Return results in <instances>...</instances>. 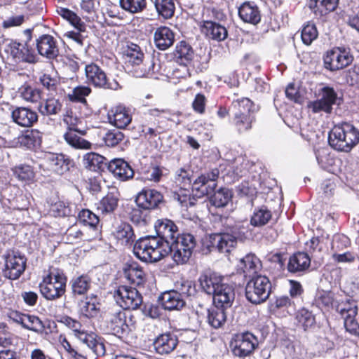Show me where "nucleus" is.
<instances>
[{
  "label": "nucleus",
  "mask_w": 359,
  "mask_h": 359,
  "mask_svg": "<svg viewBox=\"0 0 359 359\" xmlns=\"http://www.w3.org/2000/svg\"><path fill=\"white\" fill-rule=\"evenodd\" d=\"M168 243L161 238L148 236L140 238L134 245L135 255L140 260L154 263L170 254Z\"/></svg>",
  "instance_id": "1"
},
{
  "label": "nucleus",
  "mask_w": 359,
  "mask_h": 359,
  "mask_svg": "<svg viewBox=\"0 0 359 359\" xmlns=\"http://www.w3.org/2000/svg\"><path fill=\"white\" fill-rule=\"evenodd\" d=\"M328 142L334 149L348 152L359 142V131L351 123L335 126L329 133Z\"/></svg>",
  "instance_id": "2"
},
{
  "label": "nucleus",
  "mask_w": 359,
  "mask_h": 359,
  "mask_svg": "<svg viewBox=\"0 0 359 359\" xmlns=\"http://www.w3.org/2000/svg\"><path fill=\"white\" fill-rule=\"evenodd\" d=\"M67 278L62 271L53 268L39 284L41 295L47 300L60 298L66 291Z\"/></svg>",
  "instance_id": "3"
},
{
  "label": "nucleus",
  "mask_w": 359,
  "mask_h": 359,
  "mask_svg": "<svg viewBox=\"0 0 359 359\" xmlns=\"http://www.w3.org/2000/svg\"><path fill=\"white\" fill-rule=\"evenodd\" d=\"M271 292V283L264 275H256L250 278L245 285L246 299L254 304L266 302Z\"/></svg>",
  "instance_id": "4"
},
{
  "label": "nucleus",
  "mask_w": 359,
  "mask_h": 359,
  "mask_svg": "<svg viewBox=\"0 0 359 359\" xmlns=\"http://www.w3.org/2000/svg\"><path fill=\"white\" fill-rule=\"evenodd\" d=\"M196 239L192 234L182 233L175 241L168 243L172 260L178 265L188 262L196 247Z\"/></svg>",
  "instance_id": "5"
},
{
  "label": "nucleus",
  "mask_w": 359,
  "mask_h": 359,
  "mask_svg": "<svg viewBox=\"0 0 359 359\" xmlns=\"http://www.w3.org/2000/svg\"><path fill=\"white\" fill-rule=\"evenodd\" d=\"M136 320L130 311L118 309L110 313L109 327L114 335L123 337L135 329Z\"/></svg>",
  "instance_id": "6"
},
{
  "label": "nucleus",
  "mask_w": 359,
  "mask_h": 359,
  "mask_svg": "<svg viewBox=\"0 0 359 359\" xmlns=\"http://www.w3.org/2000/svg\"><path fill=\"white\" fill-rule=\"evenodd\" d=\"M230 346L234 356L243 359L254 352L258 346V339L250 332H243L235 335Z\"/></svg>",
  "instance_id": "7"
},
{
  "label": "nucleus",
  "mask_w": 359,
  "mask_h": 359,
  "mask_svg": "<svg viewBox=\"0 0 359 359\" xmlns=\"http://www.w3.org/2000/svg\"><path fill=\"white\" fill-rule=\"evenodd\" d=\"M114 297L116 303L124 311L135 310L142 303V297L139 291L127 285L118 286L114 292Z\"/></svg>",
  "instance_id": "8"
},
{
  "label": "nucleus",
  "mask_w": 359,
  "mask_h": 359,
  "mask_svg": "<svg viewBox=\"0 0 359 359\" xmlns=\"http://www.w3.org/2000/svg\"><path fill=\"white\" fill-rule=\"evenodd\" d=\"M87 82L96 88L116 90L121 88L118 81L110 80L106 73L96 64L90 63L85 67Z\"/></svg>",
  "instance_id": "9"
},
{
  "label": "nucleus",
  "mask_w": 359,
  "mask_h": 359,
  "mask_svg": "<svg viewBox=\"0 0 359 359\" xmlns=\"http://www.w3.org/2000/svg\"><path fill=\"white\" fill-rule=\"evenodd\" d=\"M5 269L4 271L5 277L11 280H17L24 273L27 258L18 250H8L4 255Z\"/></svg>",
  "instance_id": "10"
},
{
  "label": "nucleus",
  "mask_w": 359,
  "mask_h": 359,
  "mask_svg": "<svg viewBox=\"0 0 359 359\" xmlns=\"http://www.w3.org/2000/svg\"><path fill=\"white\" fill-rule=\"evenodd\" d=\"M4 51L16 63L36 62L34 51L29 48L27 43H20L16 41L8 40L5 43Z\"/></svg>",
  "instance_id": "11"
},
{
  "label": "nucleus",
  "mask_w": 359,
  "mask_h": 359,
  "mask_svg": "<svg viewBox=\"0 0 359 359\" xmlns=\"http://www.w3.org/2000/svg\"><path fill=\"white\" fill-rule=\"evenodd\" d=\"M320 99L308 103V108L314 114H330L332 106L337 103V94L333 88L324 86L319 90Z\"/></svg>",
  "instance_id": "12"
},
{
  "label": "nucleus",
  "mask_w": 359,
  "mask_h": 359,
  "mask_svg": "<svg viewBox=\"0 0 359 359\" xmlns=\"http://www.w3.org/2000/svg\"><path fill=\"white\" fill-rule=\"evenodd\" d=\"M353 55L344 48H334L324 57V67L332 72L342 69L351 64Z\"/></svg>",
  "instance_id": "13"
},
{
  "label": "nucleus",
  "mask_w": 359,
  "mask_h": 359,
  "mask_svg": "<svg viewBox=\"0 0 359 359\" xmlns=\"http://www.w3.org/2000/svg\"><path fill=\"white\" fill-rule=\"evenodd\" d=\"M195 57V52L189 43L186 41L178 42L173 51L174 60L179 65L183 66V74L178 75V70L175 72L177 77H186L189 76L187 67L191 64Z\"/></svg>",
  "instance_id": "14"
},
{
  "label": "nucleus",
  "mask_w": 359,
  "mask_h": 359,
  "mask_svg": "<svg viewBox=\"0 0 359 359\" xmlns=\"http://www.w3.org/2000/svg\"><path fill=\"white\" fill-rule=\"evenodd\" d=\"M219 170L215 168L210 172L198 176L192 184V190L198 197L211 194L217 186Z\"/></svg>",
  "instance_id": "15"
},
{
  "label": "nucleus",
  "mask_w": 359,
  "mask_h": 359,
  "mask_svg": "<svg viewBox=\"0 0 359 359\" xmlns=\"http://www.w3.org/2000/svg\"><path fill=\"white\" fill-rule=\"evenodd\" d=\"M44 163L53 172L63 175L74 166V161L62 154L50 153L45 156Z\"/></svg>",
  "instance_id": "16"
},
{
  "label": "nucleus",
  "mask_w": 359,
  "mask_h": 359,
  "mask_svg": "<svg viewBox=\"0 0 359 359\" xmlns=\"http://www.w3.org/2000/svg\"><path fill=\"white\" fill-rule=\"evenodd\" d=\"M154 228L157 236L163 241H167L169 244L175 241L177 236H180L178 227L171 219L163 218L158 219L154 224Z\"/></svg>",
  "instance_id": "17"
},
{
  "label": "nucleus",
  "mask_w": 359,
  "mask_h": 359,
  "mask_svg": "<svg viewBox=\"0 0 359 359\" xmlns=\"http://www.w3.org/2000/svg\"><path fill=\"white\" fill-rule=\"evenodd\" d=\"M163 196L161 192L151 189H143L136 196L137 205L142 209L152 210L156 208L163 202Z\"/></svg>",
  "instance_id": "18"
},
{
  "label": "nucleus",
  "mask_w": 359,
  "mask_h": 359,
  "mask_svg": "<svg viewBox=\"0 0 359 359\" xmlns=\"http://www.w3.org/2000/svg\"><path fill=\"white\" fill-rule=\"evenodd\" d=\"M310 266V256L306 252H297L290 257L287 269L290 273L301 276L309 271Z\"/></svg>",
  "instance_id": "19"
},
{
  "label": "nucleus",
  "mask_w": 359,
  "mask_h": 359,
  "mask_svg": "<svg viewBox=\"0 0 359 359\" xmlns=\"http://www.w3.org/2000/svg\"><path fill=\"white\" fill-rule=\"evenodd\" d=\"M212 247L217 248L219 252L229 253L237 244L236 236L229 233H217L210 236Z\"/></svg>",
  "instance_id": "20"
},
{
  "label": "nucleus",
  "mask_w": 359,
  "mask_h": 359,
  "mask_svg": "<svg viewBox=\"0 0 359 359\" xmlns=\"http://www.w3.org/2000/svg\"><path fill=\"white\" fill-rule=\"evenodd\" d=\"M92 351L97 357L105 354V346L103 339L94 332H87L83 329L75 336Z\"/></svg>",
  "instance_id": "21"
},
{
  "label": "nucleus",
  "mask_w": 359,
  "mask_h": 359,
  "mask_svg": "<svg viewBox=\"0 0 359 359\" xmlns=\"http://www.w3.org/2000/svg\"><path fill=\"white\" fill-rule=\"evenodd\" d=\"M178 344L177 336L170 332L158 335L153 342L156 352L160 355H168L172 352Z\"/></svg>",
  "instance_id": "22"
},
{
  "label": "nucleus",
  "mask_w": 359,
  "mask_h": 359,
  "mask_svg": "<svg viewBox=\"0 0 359 359\" xmlns=\"http://www.w3.org/2000/svg\"><path fill=\"white\" fill-rule=\"evenodd\" d=\"M212 299L215 306L230 308L235 299L234 287L229 284L223 283L212 294Z\"/></svg>",
  "instance_id": "23"
},
{
  "label": "nucleus",
  "mask_w": 359,
  "mask_h": 359,
  "mask_svg": "<svg viewBox=\"0 0 359 359\" xmlns=\"http://www.w3.org/2000/svg\"><path fill=\"white\" fill-rule=\"evenodd\" d=\"M39 53L48 59H53L59 54V49L55 38L49 34H43L36 39Z\"/></svg>",
  "instance_id": "24"
},
{
  "label": "nucleus",
  "mask_w": 359,
  "mask_h": 359,
  "mask_svg": "<svg viewBox=\"0 0 359 359\" xmlns=\"http://www.w3.org/2000/svg\"><path fill=\"white\" fill-rule=\"evenodd\" d=\"M175 41V33L168 27L161 26L154 34L156 47L160 50H165L171 47Z\"/></svg>",
  "instance_id": "25"
},
{
  "label": "nucleus",
  "mask_w": 359,
  "mask_h": 359,
  "mask_svg": "<svg viewBox=\"0 0 359 359\" xmlns=\"http://www.w3.org/2000/svg\"><path fill=\"white\" fill-rule=\"evenodd\" d=\"M108 170L121 181H126L133 177L134 170L124 160L116 158L109 162Z\"/></svg>",
  "instance_id": "26"
},
{
  "label": "nucleus",
  "mask_w": 359,
  "mask_h": 359,
  "mask_svg": "<svg viewBox=\"0 0 359 359\" xmlns=\"http://www.w3.org/2000/svg\"><path fill=\"white\" fill-rule=\"evenodd\" d=\"M13 121L21 127H32L38 121L36 111L27 107H16L12 111Z\"/></svg>",
  "instance_id": "27"
},
{
  "label": "nucleus",
  "mask_w": 359,
  "mask_h": 359,
  "mask_svg": "<svg viewBox=\"0 0 359 359\" xmlns=\"http://www.w3.org/2000/svg\"><path fill=\"white\" fill-rule=\"evenodd\" d=\"M340 296L330 290H319L317 292L314 304L322 311H330L335 309Z\"/></svg>",
  "instance_id": "28"
},
{
  "label": "nucleus",
  "mask_w": 359,
  "mask_h": 359,
  "mask_svg": "<svg viewBox=\"0 0 359 359\" xmlns=\"http://www.w3.org/2000/svg\"><path fill=\"white\" fill-rule=\"evenodd\" d=\"M123 57L127 65L138 67L143 62L144 53L141 48L132 42H126L122 48Z\"/></svg>",
  "instance_id": "29"
},
{
  "label": "nucleus",
  "mask_w": 359,
  "mask_h": 359,
  "mask_svg": "<svg viewBox=\"0 0 359 359\" xmlns=\"http://www.w3.org/2000/svg\"><path fill=\"white\" fill-rule=\"evenodd\" d=\"M111 123L118 128H125L132 121L130 110L123 105H118L112 108L108 114Z\"/></svg>",
  "instance_id": "30"
},
{
  "label": "nucleus",
  "mask_w": 359,
  "mask_h": 359,
  "mask_svg": "<svg viewBox=\"0 0 359 359\" xmlns=\"http://www.w3.org/2000/svg\"><path fill=\"white\" fill-rule=\"evenodd\" d=\"M158 302L165 310H180L185 305V301L177 290L164 292L158 298Z\"/></svg>",
  "instance_id": "31"
},
{
  "label": "nucleus",
  "mask_w": 359,
  "mask_h": 359,
  "mask_svg": "<svg viewBox=\"0 0 359 359\" xmlns=\"http://www.w3.org/2000/svg\"><path fill=\"white\" fill-rule=\"evenodd\" d=\"M240 18L246 23L257 25L261 20V13L259 7L254 2L246 1L238 8Z\"/></svg>",
  "instance_id": "32"
},
{
  "label": "nucleus",
  "mask_w": 359,
  "mask_h": 359,
  "mask_svg": "<svg viewBox=\"0 0 359 359\" xmlns=\"http://www.w3.org/2000/svg\"><path fill=\"white\" fill-rule=\"evenodd\" d=\"M199 282L202 290L212 296L224 283V278L215 272H207L200 276Z\"/></svg>",
  "instance_id": "33"
},
{
  "label": "nucleus",
  "mask_w": 359,
  "mask_h": 359,
  "mask_svg": "<svg viewBox=\"0 0 359 359\" xmlns=\"http://www.w3.org/2000/svg\"><path fill=\"white\" fill-rule=\"evenodd\" d=\"M201 29L208 38L217 41L224 40L228 36L224 26L212 20L203 21Z\"/></svg>",
  "instance_id": "34"
},
{
  "label": "nucleus",
  "mask_w": 359,
  "mask_h": 359,
  "mask_svg": "<svg viewBox=\"0 0 359 359\" xmlns=\"http://www.w3.org/2000/svg\"><path fill=\"white\" fill-rule=\"evenodd\" d=\"M124 275L128 281L135 285H143L147 280V275L143 268L135 262L126 264Z\"/></svg>",
  "instance_id": "35"
},
{
  "label": "nucleus",
  "mask_w": 359,
  "mask_h": 359,
  "mask_svg": "<svg viewBox=\"0 0 359 359\" xmlns=\"http://www.w3.org/2000/svg\"><path fill=\"white\" fill-rule=\"evenodd\" d=\"M239 267L242 269L245 276L250 278L259 275L258 273L262 268L259 259L254 254H248L240 260Z\"/></svg>",
  "instance_id": "36"
},
{
  "label": "nucleus",
  "mask_w": 359,
  "mask_h": 359,
  "mask_svg": "<svg viewBox=\"0 0 359 359\" xmlns=\"http://www.w3.org/2000/svg\"><path fill=\"white\" fill-rule=\"evenodd\" d=\"M233 192L228 188H221L215 191L209 198V202L212 206L217 209L232 206Z\"/></svg>",
  "instance_id": "37"
},
{
  "label": "nucleus",
  "mask_w": 359,
  "mask_h": 359,
  "mask_svg": "<svg viewBox=\"0 0 359 359\" xmlns=\"http://www.w3.org/2000/svg\"><path fill=\"white\" fill-rule=\"evenodd\" d=\"M80 135H85V130H67L66 133L64 134L63 137L66 142L71 146L72 147L76 149H89L91 147V143L86 140L83 139Z\"/></svg>",
  "instance_id": "38"
},
{
  "label": "nucleus",
  "mask_w": 359,
  "mask_h": 359,
  "mask_svg": "<svg viewBox=\"0 0 359 359\" xmlns=\"http://www.w3.org/2000/svg\"><path fill=\"white\" fill-rule=\"evenodd\" d=\"M253 102L247 97H242L233 100L229 109L230 116H245L253 115L254 111Z\"/></svg>",
  "instance_id": "39"
},
{
  "label": "nucleus",
  "mask_w": 359,
  "mask_h": 359,
  "mask_svg": "<svg viewBox=\"0 0 359 359\" xmlns=\"http://www.w3.org/2000/svg\"><path fill=\"white\" fill-rule=\"evenodd\" d=\"M79 313L86 318H93L99 311V303L94 295L87 296L78 302Z\"/></svg>",
  "instance_id": "40"
},
{
  "label": "nucleus",
  "mask_w": 359,
  "mask_h": 359,
  "mask_svg": "<svg viewBox=\"0 0 359 359\" xmlns=\"http://www.w3.org/2000/svg\"><path fill=\"white\" fill-rule=\"evenodd\" d=\"M108 163L109 162L104 156L94 152L86 154L83 158V166L95 172H100L105 168H107Z\"/></svg>",
  "instance_id": "41"
},
{
  "label": "nucleus",
  "mask_w": 359,
  "mask_h": 359,
  "mask_svg": "<svg viewBox=\"0 0 359 359\" xmlns=\"http://www.w3.org/2000/svg\"><path fill=\"white\" fill-rule=\"evenodd\" d=\"M339 0H310L309 8L316 16H323L327 13L334 11Z\"/></svg>",
  "instance_id": "42"
},
{
  "label": "nucleus",
  "mask_w": 359,
  "mask_h": 359,
  "mask_svg": "<svg viewBox=\"0 0 359 359\" xmlns=\"http://www.w3.org/2000/svg\"><path fill=\"white\" fill-rule=\"evenodd\" d=\"M256 121L255 114L230 116V122L236 131L241 134L250 130Z\"/></svg>",
  "instance_id": "43"
},
{
  "label": "nucleus",
  "mask_w": 359,
  "mask_h": 359,
  "mask_svg": "<svg viewBox=\"0 0 359 359\" xmlns=\"http://www.w3.org/2000/svg\"><path fill=\"white\" fill-rule=\"evenodd\" d=\"M219 306H215L208 311V322L213 328L221 327L226 320V309Z\"/></svg>",
  "instance_id": "44"
},
{
  "label": "nucleus",
  "mask_w": 359,
  "mask_h": 359,
  "mask_svg": "<svg viewBox=\"0 0 359 359\" xmlns=\"http://www.w3.org/2000/svg\"><path fill=\"white\" fill-rule=\"evenodd\" d=\"M154 4L158 15L164 20L171 19L175 12L174 0H154Z\"/></svg>",
  "instance_id": "45"
},
{
  "label": "nucleus",
  "mask_w": 359,
  "mask_h": 359,
  "mask_svg": "<svg viewBox=\"0 0 359 359\" xmlns=\"http://www.w3.org/2000/svg\"><path fill=\"white\" fill-rule=\"evenodd\" d=\"M57 13L62 18L68 21L77 31H86V25L85 22H83L81 18L74 12L66 8L57 7Z\"/></svg>",
  "instance_id": "46"
},
{
  "label": "nucleus",
  "mask_w": 359,
  "mask_h": 359,
  "mask_svg": "<svg viewBox=\"0 0 359 359\" xmlns=\"http://www.w3.org/2000/svg\"><path fill=\"white\" fill-rule=\"evenodd\" d=\"M18 142L29 149L40 147L42 142V133L37 130L27 131L18 137Z\"/></svg>",
  "instance_id": "47"
},
{
  "label": "nucleus",
  "mask_w": 359,
  "mask_h": 359,
  "mask_svg": "<svg viewBox=\"0 0 359 359\" xmlns=\"http://www.w3.org/2000/svg\"><path fill=\"white\" fill-rule=\"evenodd\" d=\"M335 310L340 313L343 318H345V317H355L358 314V304L353 299L347 298L345 301H343L339 297Z\"/></svg>",
  "instance_id": "48"
},
{
  "label": "nucleus",
  "mask_w": 359,
  "mask_h": 359,
  "mask_svg": "<svg viewBox=\"0 0 359 359\" xmlns=\"http://www.w3.org/2000/svg\"><path fill=\"white\" fill-rule=\"evenodd\" d=\"M115 236L122 245H131L133 243L135 236L132 226L128 223H121L118 226Z\"/></svg>",
  "instance_id": "49"
},
{
  "label": "nucleus",
  "mask_w": 359,
  "mask_h": 359,
  "mask_svg": "<svg viewBox=\"0 0 359 359\" xmlns=\"http://www.w3.org/2000/svg\"><path fill=\"white\" fill-rule=\"evenodd\" d=\"M118 194L117 192H109L103 197L97 205V209L102 213L113 212L118 206Z\"/></svg>",
  "instance_id": "50"
},
{
  "label": "nucleus",
  "mask_w": 359,
  "mask_h": 359,
  "mask_svg": "<svg viewBox=\"0 0 359 359\" xmlns=\"http://www.w3.org/2000/svg\"><path fill=\"white\" fill-rule=\"evenodd\" d=\"M74 296L84 295L91 286V279L86 275L80 276L71 281Z\"/></svg>",
  "instance_id": "51"
},
{
  "label": "nucleus",
  "mask_w": 359,
  "mask_h": 359,
  "mask_svg": "<svg viewBox=\"0 0 359 359\" xmlns=\"http://www.w3.org/2000/svg\"><path fill=\"white\" fill-rule=\"evenodd\" d=\"M272 214L266 206L255 208L250 219V224L254 226H262L271 219Z\"/></svg>",
  "instance_id": "52"
},
{
  "label": "nucleus",
  "mask_w": 359,
  "mask_h": 359,
  "mask_svg": "<svg viewBox=\"0 0 359 359\" xmlns=\"http://www.w3.org/2000/svg\"><path fill=\"white\" fill-rule=\"evenodd\" d=\"M62 104L55 98H48L40 102L38 109L43 116H51L61 111Z\"/></svg>",
  "instance_id": "53"
},
{
  "label": "nucleus",
  "mask_w": 359,
  "mask_h": 359,
  "mask_svg": "<svg viewBox=\"0 0 359 359\" xmlns=\"http://www.w3.org/2000/svg\"><path fill=\"white\" fill-rule=\"evenodd\" d=\"M22 327L25 329L33 331L37 334H43L45 332V325L42 320L36 316L27 314L21 320Z\"/></svg>",
  "instance_id": "54"
},
{
  "label": "nucleus",
  "mask_w": 359,
  "mask_h": 359,
  "mask_svg": "<svg viewBox=\"0 0 359 359\" xmlns=\"http://www.w3.org/2000/svg\"><path fill=\"white\" fill-rule=\"evenodd\" d=\"M119 4L124 11L136 14L146 9L147 2V0H119Z\"/></svg>",
  "instance_id": "55"
},
{
  "label": "nucleus",
  "mask_w": 359,
  "mask_h": 359,
  "mask_svg": "<svg viewBox=\"0 0 359 359\" xmlns=\"http://www.w3.org/2000/svg\"><path fill=\"white\" fill-rule=\"evenodd\" d=\"M13 175L20 181H31L34 178L35 173L32 166L20 164L12 168Z\"/></svg>",
  "instance_id": "56"
},
{
  "label": "nucleus",
  "mask_w": 359,
  "mask_h": 359,
  "mask_svg": "<svg viewBox=\"0 0 359 359\" xmlns=\"http://www.w3.org/2000/svg\"><path fill=\"white\" fill-rule=\"evenodd\" d=\"M20 97L27 102H37L41 100V91L36 88L25 83L19 88Z\"/></svg>",
  "instance_id": "57"
},
{
  "label": "nucleus",
  "mask_w": 359,
  "mask_h": 359,
  "mask_svg": "<svg viewBox=\"0 0 359 359\" xmlns=\"http://www.w3.org/2000/svg\"><path fill=\"white\" fill-rule=\"evenodd\" d=\"M318 36V32L316 25L312 22H308L304 25L301 37L302 42L305 45H310L311 43L317 39Z\"/></svg>",
  "instance_id": "58"
},
{
  "label": "nucleus",
  "mask_w": 359,
  "mask_h": 359,
  "mask_svg": "<svg viewBox=\"0 0 359 359\" xmlns=\"http://www.w3.org/2000/svg\"><path fill=\"white\" fill-rule=\"evenodd\" d=\"M296 319L298 325L304 328V330L314 325L316 319L311 311L306 309L299 310L296 315Z\"/></svg>",
  "instance_id": "59"
},
{
  "label": "nucleus",
  "mask_w": 359,
  "mask_h": 359,
  "mask_svg": "<svg viewBox=\"0 0 359 359\" xmlns=\"http://www.w3.org/2000/svg\"><path fill=\"white\" fill-rule=\"evenodd\" d=\"M91 93V88L88 86H79L74 88L71 94L68 95L69 100L72 102L86 104V97Z\"/></svg>",
  "instance_id": "60"
},
{
  "label": "nucleus",
  "mask_w": 359,
  "mask_h": 359,
  "mask_svg": "<svg viewBox=\"0 0 359 359\" xmlns=\"http://www.w3.org/2000/svg\"><path fill=\"white\" fill-rule=\"evenodd\" d=\"M79 219L84 225L95 228L99 224V217L89 210L84 209L79 212Z\"/></svg>",
  "instance_id": "61"
},
{
  "label": "nucleus",
  "mask_w": 359,
  "mask_h": 359,
  "mask_svg": "<svg viewBox=\"0 0 359 359\" xmlns=\"http://www.w3.org/2000/svg\"><path fill=\"white\" fill-rule=\"evenodd\" d=\"M349 238L344 234H336L333 236L331 250L333 253L340 252L350 245Z\"/></svg>",
  "instance_id": "62"
},
{
  "label": "nucleus",
  "mask_w": 359,
  "mask_h": 359,
  "mask_svg": "<svg viewBox=\"0 0 359 359\" xmlns=\"http://www.w3.org/2000/svg\"><path fill=\"white\" fill-rule=\"evenodd\" d=\"M318 165L324 170H330L334 164L335 159L330 156L326 149L318 151L316 153Z\"/></svg>",
  "instance_id": "63"
},
{
  "label": "nucleus",
  "mask_w": 359,
  "mask_h": 359,
  "mask_svg": "<svg viewBox=\"0 0 359 359\" xmlns=\"http://www.w3.org/2000/svg\"><path fill=\"white\" fill-rule=\"evenodd\" d=\"M175 290L177 293H180L181 297H189L194 294L196 292L195 287L193 285L191 281L188 280L181 279L176 282Z\"/></svg>",
  "instance_id": "64"
}]
</instances>
